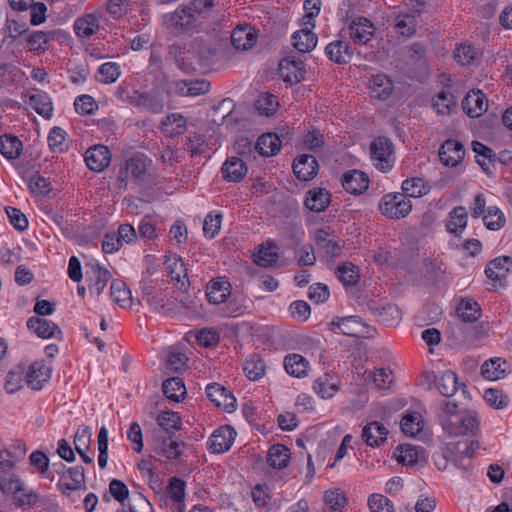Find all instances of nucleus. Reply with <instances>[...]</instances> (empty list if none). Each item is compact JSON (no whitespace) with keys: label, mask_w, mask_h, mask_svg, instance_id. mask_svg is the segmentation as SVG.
I'll use <instances>...</instances> for the list:
<instances>
[{"label":"nucleus","mask_w":512,"mask_h":512,"mask_svg":"<svg viewBox=\"0 0 512 512\" xmlns=\"http://www.w3.org/2000/svg\"><path fill=\"white\" fill-rule=\"evenodd\" d=\"M1 487L2 492L11 495L21 507L34 506L39 502L37 492L16 474L1 477Z\"/></svg>","instance_id":"1"},{"label":"nucleus","mask_w":512,"mask_h":512,"mask_svg":"<svg viewBox=\"0 0 512 512\" xmlns=\"http://www.w3.org/2000/svg\"><path fill=\"white\" fill-rule=\"evenodd\" d=\"M379 210L390 219H400L411 212L412 203L403 193H388L381 198Z\"/></svg>","instance_id":"2"},{"label":"nucleus","mask_w":512,"mask_h":512,"mask_svg":"<svg viewBox=\"0 0 512 512\" xmlns=\"http://www.w3.org/2000/svg\"><path fill=\"white\" fill-rule=\"evenodd\" d=\"M311 238L318 251L323 252L326 256L336 258L342 254L343 244L337 239L332 228L328 226L316 228L311 232Z\"/></svg>","instance_id":"3"},{"label":"nucleus","mask_w":512,"mask_h":512,"mask_svg":"<svg viewBox=\"0 0 512 512\" xmlns=\"http://www.w3.org/2000/svg\"><path fill=\"white\" fill-rule=\"evenodd\" d=\"M478 427V419L469 414L444 419L442 425L443 430L451 436L475 435Z\"/></svg>","instance_id":"4"},{"label":"nucleus","mask_w":512,"mask_h":512,"mask_svg":"<svg viewBox=\"0 0 512 512\" xmlns=\"http://www.w3.org/2000/svg\"><path fill=\"white\" fill-rule=\"evenodd\" d=\"M371 157L375 162V166L383 171H388L391 167V155L393 152V144L390 139L386 137L376 138L370 146Z\"/></svg>","instance_id":"5"},{"label":"nucleus","mask_w":512,"mask_h":512,"mask_svg":"<svg viewBox=\"0 0 512 512\" xmlns=\"http://www.w3.org/2000/svg\"><path fill=\"white\" fill-rule=\"evenodd\" d=\"M128 102L143 111L150 113H160L164 108L163 99L156 93L140 92L138 90L128 97Z\"/></svg>","instance_id":"6"},{"label":"nucleus","mask_w":512,"mask_h":512,"mask_svg":"<svg viewBox=\"0 0 512 512\" xmlns=\"http://www.w3.org/2000/svg\"><path fill=\"white\" fill-rule=\"evenodd\" d=\"M207 397L217 406L228 413L236 409V398L224 386L218 383L209 384L206 387Z\"/></svg>","instance_id":"7"},{"label":"nucleus","mask_w":512,"mask_h":512,"mask_svg":"<svg viewBox=\"0 0 512 512\" xmlns=\"http://www.w3.org/2000/svg\"><path fill=\"white\" fill-rule=\"evenodd\" d=\"M27 452L23 441L17 440L8 447L0 450V471L7 472L24 459Z\"/></svg>","instance_id":"8"},{"label":"nucleus","mask_w":512,"mask_h":512,"mask_svg":"<svg viewBox=\"0 0 512 512\" xmlns=\"http://www.w3.org/2000/svg\"><path fill=\"white\" fill-rule=\"evenodd\" d=\"M235 430L226 425L216 429L209 438L208 447L212 453L221 454L230 449L234 440Z\"/></svg>","instance_id":"9"},{"label":"nucleus","mask_w":512,"mask_h":512,"mask_svg":"<svg viewBox=\"0 0 512 512\" xmlns=\"http://www.w3.org/2000/svg\"><path fill=\"white\" fill-rule=\"evenodd\" d=\"M464 112L471 118L483 115L488 109V99L479 89L469 91L462 101Z\"/></svg>","instance_id":"10"},{"label":"nucleus","mask_w":512,"mask_h":512,"mask_svg":"<svg viewBox=\"0 0 512 512\" xmlns=\"http://www.w3.org/2000/svg\"><path fill=\"white\" fill-rule=\"evenodd\" d=\"M111 161V152L104 145H95L89 148L85 153V163L87 167L95 172L103 171Z\"/></svg>","instance_id":"11"},{"label":"nucleus","mask_w":512,"mask_h":512,"mask_svg":"<svg viewBox=\"0 0 512 512\" xmlns=\"http://www.w3.org/2000/svg\"><path fill=\"white\" fill-rule=\"evenodd\" d=\"M464 155L463 145L454 139L445 141L439 149V158L448 167L457 166L464 158Z\"/></svg>","instance_id":"12"},{"label":"nucleus","mask_w":512,"mask_h":512,"mask_svg":"<svg viewBox=\"0 0 512 512\" xmlns=\"http://www.w3.org/2000/svg\"><path fill=\"white\" fill-rule=\"evenodd\" d=\"M350 37L354 43L365 45L375 33L374 24L365 17H358L349 25Z\"/></svg>","instance_id":"13"},{"label":"nucleus","mask_w":512,"mask_h":512,"mask_svg":"<svg viewBox=\"0 0 512 512\" xmlns=\"http://www.w3.org/2000/svg\"><path fill=\"white\" fill-rule=\"evenodd\" d=\"M278 73L285 82L298 83L304 77V64L301 60L284 58L279 63Z\"/></svg>","instance_id":"14"},{"label":"nucleus","mask_w":512,"mask_h":512,"mask_svg":"<svg viewBox=\"0 0 512 512\" xmlns=\"http://www.w3.org/2000/svg\"><path fill=\"white\" fill-rule=\"evenodd\" d=\"M27 328L42 339L57 338L62 334L57 324L36 316L27 320Z\"/></svg>","instance_id":"15"},{"label":"nucleus","mask_w":512,"mask_h":512,"mask_svg":"<svg viewBox=\"0 0 512 512\" xmlns=\"http://www.w3.org/2000/svg\"><path fill=\"white\" fill-rule=\"evenodd\" d=\"M50 378V369L42 362H34L25 370V382L33 390H41Z\"/></svg>","instance_id":"16"},{"label":"nucleus","mask_w":512,"mask_h":512,"mask_svg":"<svg viewBox=\"0 0 512 512\" xmlns=\"http://www.w3.org/2000/svg\"><path fill=\"white\" fill-rule=\"evenodd\" d=\"M397 461L406 466H413L419 462L425 461V449L421 446L410 444L399 445L395 450Z\"/></svg>","instance_id":"17"},{"label":"nucleus","mask_w":512,"mask_h":512,"mask_svg":"<svg viewBox=\"0 0 512 512\" xmlns=\"http://www.w3.org/2000/svg\"><path fill=\"white\" fill-rule=\"evenodd\" d=\"M341 181L343 188L354 195L362 194L369 186L368 176L359 170L344 173Z\"/></svg>","instance_id":"18"},{"label":"nucleus","mask_w":512,"mask_h":512,"mask_svg":"<svg viewBox=\"0 0 512 512\" xmlns=\"http://www.w3.org/2000/svg\"><path fill=\"white\" fill-rule=\"evenodd\" d=\"M318 169V162L312 155H301L293 163V172L296 177L302 181H308L314 178Z\"/></svg>","instance_id":"19"},{"label":"nucleus","mask_w":512,"mask_h":512,"mask_svg":"<svg viewBox=\"0 0 512 512\" xmlns=\"http://www.w3.org/2000/svg\"><path fill=\"white\" fill-rule=\"evenodd\" d=\"M58 486L63 493L67 491L78 490L85 486V473L82 466L67 468L66 472L60 477Z\"/></svg>","instance_id":"20"},{"label":"nucleus","mask_w":512,"mask_h":512,"mask_svg":"<svg viewBox=\"0 0 512 512\" xmlns=\"http://www.w3.org/2000/svg\"><path fill=\"white\" fill-rule=\"evenodd\" d=\"M468 223V212L464 206L454 207L449 213L445 220L446 230L460 237L465 230Z\"/></svg>","instance_id":"21"},{"label":"nucleus","mask_w":512,"mask_h":512,"mask_svg":"<svg viewBox=\"0 0 512 512\" xmlns=\"http://www.w3.org/2000/svg\"><path fill=\"white\" fill-rule=\"evenodd\" d=\"M25 103L45 119H50L53 115L52 100L44 91L37 90L29 94Z\"/></svg>","instance_id":"22"},{"label":"nucleus","mask_w":512,"mask_h":512,"mask_svg":"<svg viewBox=\"0 0 512 512\" xmlns=\"http://www.w3.org/2000/svg\"><path fill=\"white\" fill-rule=\"evenodd\" d=\"M231 294V285L228 281L217 278L211 280L206 287V296L211 304L224 303Z\"/></svg>","instance_id":"23"},{"label":"nucleus","mask_w":512,"mask_h":512,"mask_svg":"<svg viewBox=\"0 0 512 512\" xmlns=\"http://www.w3.org/2000/svg\"><path fill=\"white\" fill-rule=\"evenodd\" d=\"M512 270V258L509 256H501L491 260L485 269L486 276L492 281L506 279Z\"/></svg>","instance_id":"24"},{"label":"nucleus","mask_w":512,"mask_h":512,"mask_svg":"<svg viewBox=\"0 0 512 512\" xmlns=\"http://www.w3.org/2000/svg\"><path fill=\"white\" fill-rule=\"evenodd\" d=\"M510 372V364L502 358H493L487 360L481 367V373L483 377L491 381L502 379Z\"/></svg>","instance_id":"25"},{"label":"nucleus","mask_w":512,"mask_h":512,"mask_svg":"<svg viewBox=\"0 0 512 512\" xmlns=\"http://www.w3.org/2000/svg\"><path fill=\"white\" fill-rule=\"evenodd\" d=\"M257 41L256 31L249 25H239L231 33V43L238 50H247Z\"/></svg>","instance_id":"26"},{"label":"nucleus","mask_w":512,"mask_h":512,"mask_svg":"<svg viewBox=\"0 0 512 512\" xmlns=\"http://www.w3.org/2000/svg\"><path fill=\"white\" fill-rule=\"evenodd\" d=\"M99 29V17L95 13H86L74 22L75 34L80 38H89Z\"/></svg>","instance_id":"27"},{"label":"nucleus","mask_w":512,"mask_h":512,"mask_svg":"<svg viewBox=\"0 0 512 512\" xmlns=\"http://www.w3.org/2000/svg\"><path fill=\"white\" fill-rule=\"evenodd\" d=\"M325 53L331 61L337 64L348 63L353 56V50L343 40H336L328 44L325 48Z\"/></svg>","instance_id":"28"},{"label":"nucleus","mask_w":512,"mask_h":512,"mask_svg":"<svg viewBox=\"0 0 512 512\" xmlns=\"http://www.w3.org/2000/svg\"><path fill=\"white\" fill-rule=\"evenodd\" d=\"M234 103L231 99H224L213 108L212 121L217 125H225L227 128H233L236 119L233 116Z\"/></svg>","instance_id":"29"},{"label":"nucleus","mask_w":512,"mask_h":512,"mask_svg":"<svg viewBox=\"0 0 512 512\" xmlns=\"http://www.w3.org/2000/svg\"><path fill=\"white\" fill-rule=\"evenodd\" d=\"M330 193L324 188L309 190L305 198V206L314 212L324 211L330 204Z\"/></svg>","instance_id":"30"},{"label":"nucleus","mask_w":512,"mask_h":512,"mask_svg":"<svg viewBox=\"0 0 512 512\" xmlns=\"http://www.w3.org/2000/svg\"><path fill=\"white\" fill-rule=\"evenodd\" d=\"M374 317L385 326H396L401 320V311L394 304L381 307H370Z\"/></svg>","instance_id":"31"},{"label":"nucleus","mask_w":512,"mask_h":512,"mask_svg":"<svg viewBox=\"0 0 512 512\" xmlns=\"http://www.w3.org/2000/svg\"><path fill=\"white\" fill-rule=\"evenodd\" d=\"M186 124V118L182 114L172 113L162 119L161 130L164 135L174 137L185 132Z\"/></svg>","instance_id":"32"},{"label":"nucleus","mask_w":512,"mask_h":512,"mask_svg":"<svg viewBox=\"0 0 512 512\" xmlns=\"http://www.w3.org/2000/svg\"><path fill=\"white\" fill-rule=\"evenodd\" d=\"M388 435L387 428L380 422L367 424L362 431V438L371 447L382 444Z\"/></svg>","instance_id":"33"},{"label":"nucleus","mask_w":512,"mask_h":512,"mask_svg":"<svg viewBox=\"0 0 512 512\" xmlns=\"http://www.w3.org/2000/svg\"><path fill=\"white\" fill-rule=\"evenodd\" d=\"M431 377L436 383V388L444 397H451L458 390L457 375L450 370L442 372L439 376L431 375Z\"/></svg>","instance_id":"34"},{"label":"nucleus","mask_w":512,"mask_h":512,"mask_svg":"<svg viewBox=\"0 0 512 512\" xmlns=\"http://www.w3.org/2000/svg\"><path fill=\"white\" fill-rule=\"evenodd\" d=\"M284 367L289 375L302 378L307 375L309 362L302 355L293 353L284 358Z\"/></svg>","instance_id":"35"},{"label":"nucleus","mask_w":512,"mask_h":512,"mask_svg":"<svg viewBox=\"0 0 512 512\" xmlns=\"http://www.w3.org/2000/svg\"><path fill=\"white\" fill-rule=\"evenodd\" d=\"M313 389L322 398H330L339 390V380L336 376L325 373L315 380Z\"/></svg>","instance_id":"36"},{"label":"nucleus","mask_w":512,"mask_h":512,"mask_svg":"<svg viewBox=\"0 0 512 512\" xmlns=\"http://www.w3.org/2000/svg\"><path fill=\"white\" fill-rule=\"evenodd\" d=\"M317 41L316 34L308 28L296 31L292 35L293 46L301 53L312 51L316 47Z\"/></svg>","instance_id":"37"},{"label":"nucleus","mask_w":512,"mask_h":512,"mask_svg":"<svg viewBox=\"0 0 512 512\" xmlns=\"http://www.w3.org/2000/svg\"><path fill=\"white\" fill-rule=\"evenodd\" d=\"M222 173L228 181L238 182L247 174V166L243 160L231 157L224 163Z\"/></svg>","instance_id":"38"},{"label":"nucleus","mask_w":512,"mask_h":512,"mask_svg":"<svg viewBox=\"0 0 512 512\" xmlns=\"http://www.w3.org/2000/svg\"><path fill=\"white\" fill-rule=\"evenodd\" d=\"M369 88L374 98L385 100L392 93L393 83L386 75L378 74L370 79Z\"/></svg>","instance_id":"39"},{"label":"nucleus","mask_w":512,"mask_h":512,"mask_svg":"<svg viewBox=\"0 0 512 512\" xmlns=\"http://www.w3.org/2000/svg\"><path fill=\"white\" fill-rule=\"evenodd\" d=\"M254 148L260 155L270 157L279 152L281 148V140L274 133H267L260 136Z\"/></svg>","instance_id":"40"},{"label":"nucleus","mask_w":512,"mask_h":512,"mask_svg":"<svg viewBox=\"0 0 512 512\" xmlns=\"http://www.w3.org/2000/svg\"><path fill=\"white\" fill-rule=\"evenodd\" d=\"M164 18L174 27L181 30L191 28L195 21L192 8L190 6L179 7L174 13L165 15Z\"/></svg>","instance_id":"41"},{"label":"nucleus","mask_w":512,"mask_h":512,"mask_svg":"<svg viewBox=\"0 0 512 512\" xmlns=\"http://www.w3.org/2000/svg\"><path fill=\"white\" fill-rule=\"evenodd\" d=\"M23 151L21 140L13 135L0 136V153L8 160L17 159Z\"/></svg>","instance_id":"42"},{"label":"nucleus","mask_w":512,"mask_h":512,"mask_svg":"<svg viewBox=\"0 0 512 512\" xmlns=\"http://www.w3.org/2000/svg\"><path fill=\"white\" fill-rule=\"evenodd\" d=\"M290 456V450L285 445L274 444L267 452V462L275 469H282L288 465Z\"/></svg>","instance_id":"43"},{"label":"nucleus","mask_w":512,"mask_h":512,"mask_svg":"<svg viewBox=\"0 0 512 512\" xmlns=\"http://www.w3.org/2000/svg\"><path fill=\"white\" fill-rule=\"evenodd\" d=\"M253 257L256 264L263 267L271 266L278 260L277 247L275 244L267 242L255 249Z\"/></svg>","instance_id":"44"},{"label":"nucleus","mask_w":512,"mask_h":512,"mask_svg":"<svg viewBox=\"0 0 512 512\" xmlns=\"http://www.w3.org/2000/svg\"><path fill=\"white\" fill-rule=\"evenodd\" d=\"M110 295L112 300L122 308L131 306L132 297L131 291L127 287L126 283L121 280H114L111 283Z\"/></svg>","instance_id":"45"},{"label":"nucleus","mask_w":512,"mask_h":512,"mask_svg":"<svg viewBox=\"0 0 512 512\" xmlns=\"http://www.w3.org/2000/svg\"><path fill=\"white\" fill-rule=\"evenodd\" d=\"M403 194L407 198H420L430 191V186L422 178H410L402 182Z\"/></svg>","instance_id":"46"},{"label":"nucleus","mask_w":512,"mask_h":512,"mask_svg":"<svg viewBox=\"0 0 512 512\" xmlns=\"http://www.w3.org/2000/svg\"><path fill=\"white\" fill-rule=\"evenodd\" d=\"M146 172V163L143 155H136L126 161L125 169L120 172L121 180L129 178H140Z\"/></svg>","instance_id":"47"},{"label":"nucleus","mask_w":512,"mask_h":512,"mask_svg":"<svg viewBox=\"0 0 512 512\" xmlns=\"http://www.w3.org/2000/svg\"><path fill=\"white\" fill-rule=\"evenodd\" d=\"M457 315L463 322H475L481 316V309L474 300L465 299L458 304Z\"/></svg>","instance_id":"48"},{"label":"nucleus","mask_w":512,"mask_h":512,"mask_svg":"<svg viewBox=\"0 0 512 512\" xmlns=\"http://www.w3.org/2000/svg\"><path fill=\"white\" fill-rule=\"evenodd\" d=\"M163 393L173 401H180L186 394L184 382L179 377H172L163 382Z\"/></svg>","instance_id":"49"},{"label":"nucleus","mask_w":512,"mask_h":512,"mask_svg":"<svg viewBox=\"0 0 512 512\" xmlns=\"http://www.w3.org/2000/svg\"><path fill=\"white\" fill-rule=\"evenodd\" d=\"M165 265L171 279L180 283V287L183 288L185 286L187 275L182 259L176 256L168 257L165 261Z\"/></svg>","instance_id":"50"},{"label":"nucleus","mask_w":512,"mask_h":512,"mask_svg":"<svg viewBox=\"0 0 512 512\" xmlns=\"http://www.w3.org/2000/svg\"><path fill=\"white\" fill-rule=\"evenodd\" d=\"M156 421L168 434H174L181 429V418L176 412L163 411L156 417Z\"/></svg>","instance_id":"51"},{"label":"nucleus","mask_w":512,"mask_h":512,"mask_svg":"<svg viewBox=\"0 0 512 512\" xmlns=\"http://www.w3.org/2000/svg\"><path fill=\"white\" fill-rule=\"evenodd\" d=\"M121 75L120 65L115 62H106L100 65L97 72V80L103 84H112Z\"/></svg>","instance_id":"52"},{"label":"nucleus","mask_w":512,"mask_h":512,"mask_svg":"<svg viewBox=\"0 0 512 512\" xmlns=\"http://www.w3.org/2000/svg\"><path fill=\"white\" fill-rule=\"evenodd\" d=\"M401 429L407 436H416L423 429L422 416L417 412L406 414L401 421Z\"/></svg>","instance_id":"53"},{"label":"nucleus","mask_w":512,"mask_h":512,"mask_svg":"<svg viewBox=\"0 0 512 512\" xmlns=\"http://www.w3.org/2000/svg\"><path fill=\"white\" fill-rule=\"evenodd\" d=\"M50 34L44 31H34L26 39L27 46L31 52L41 54L47 50Z\"/></svg>","instance_id":"54"},{"label":"nucleus","mask_w":512,"mask_h":512,"mask_svg":"<svg viewBox=\"0 0 512 512\" xmlns=\"http://www.w3.org/2000/svg\"><path fill=\"white\" fill-rule=\"evenodd\" d=\"M24 381L25 368L19 365L7 374L4 388L9 394L16 393L23 387Z\"/></svg>","instance_id":"55"},{"label":"nucleus","mask_w":512,"mask_h":512,"mask_svg":"<svg viewBox=\"0 0 512 512\" xmlns=\"http://www.w3.org/2000/svg\"><path fill=\"white\" fill-rule=\"evenodd\" d=\"M323 501L332 511L335 512L342 511L347 504V498L339 488L325 491Z\"/></svg>","instance_id":"56"},{"label":"nucleus","mask_w":512,"mask_h":512,"mask_svg":"<svg viewBox=\"0 0 512 512\" xmlns=\"http://www.w3.org/2000/svg\"><path fill=\"white\" fill-rule=\"evenodd\" d=\"M182 445V442L174 440L172 436H169L161 442L156 452L169 460H176L182 453Z\"/></svg>","instance_id":"57"},{"label":"nucleus","mask_w":512,"mask_h":512,"mask_svg":"<svg viewBox=\"0 0 512 512\" xmlns=\"http://www.w3.org/2000/svg\"><path fill=\"white\" fill-rule=\"evenodd\" d=\"M483 221L487 229L494 231L501 229L506 223L503 212L495 206L487 208L486 214L483 215Z\"/></svg>","instance_id":"58"},{"label":"nucleus","mask_w":512,"mask_h":512,"mask_svg":"<svg viewBox=\"0 0 512 512\" xmlns=\"http://www.w3.org/2000/svg\"><path fill=\"white\" fill-rule=\"evenodd\" d=\"M93 273L95 274V280L90 286V291L93 294L100 295L111 279V273L98 263L93 266Z\"/></svg>","instance_id":"59"},{"label":"nucleus","mask_w":512,"mask_h":512,"mask_svg":"<svg viewBox=\"0 0 512 512\" xmlns=\"http://www.w3.org/2000/svg\"><path fill=\"white\" fill-rule=\"evenodd\" d=\"M29 460L30 464L35 467L44 478L51 481L54 480L53 471L49 470V459L43 452L38 450L32 452Z\"/></svg>","instance_id":"60"},{"label":"nucleus","mask_w":512,"mask_h":512,"mask_svg":"<svg viewBox=\"0 0 512 512\" xmlns=\"http://www.w3.org/2000/svg\"><path fill=\"white\" fill-rule=\"evenodd\" d=\"M243 371L250 380H259L265 373L264 361L256 356H252L244 362Z\"/></svg>","instance_id":"61"},{"label":"nucleus","mask_w":512,"mask_h":512,"mask_svg":"<svg viewBox=\"0 0 512 512\" xmlns=\"http://www.w3.org/2000/svg\"><path fill=\"white\" fill-rule=\"evenodd\" d=\"M455 98L452 93L448 91H441L433 99V107L436 109L438 114L448 115L452 108L455 107Z\"/></svg>","instance_id":"62"},{"label":"nucleus","mask_w":512,"mask_h":512,"mask_svg":"<svg viewBox=\"0 0 512 512\" xmlns=\"http://www.w3.org/2000/svg\"><path fill=\"white\" fill-rule=\"evenodd\" d=\"M336 275L338 279L346 286L355 285L359 278L357 267L350 262H345L340 265L337 268Z\"/></svg>","instance_id":"63"},{"label":"nucleus","mask_w":512,"mask_h":512,"mask_svg":"<svg viewBox=\"0 0 512 512\" xmlns=\"http://www.w3.org/2000/svg\"><path fill=\"white\" fill-rule=\"evenodd\" d=\"M371 512H395L393 503L382 494H372L368 498Z\"/></svg>","instance_id":"64"}]
</instances>
